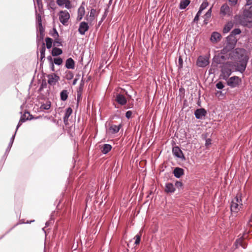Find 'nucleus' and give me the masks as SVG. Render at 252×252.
<instances>
[{"label": "nucleus", "mask_w": 252, "mask_h": 252, "mask_svg": "<svg viewBox=\"0 0 252 252\" xmlns=\"http://www.w3.org/2000/svg\"><path fill=\"white\" fill-rule=\"evenodd\" d=\"M230 53V60L234 61L235 71L243 73L246 70L249 60L246 50L238 48Z\"/></svg>", "instance_id": "obj_1"}, {"label": "nucleus", "mask_w": 252, "mask_h": 252, "mask_svg": "<svg viewBox=\"0 0 252 252\" xmlns=\"http://www.w3.org/2000/svg\"><path fill=\"white\" fill-rule=\"evenodd\" d=\"M219 67L220 69L221 76L224 80H226L231 74L232 69L235 70L234 63L232 61H227L220 64Z\"/></svg>", "instance_id": "obj_2"}, {"label": "nucleus", "mask_w": 252, "mask_h": 252, "mask_svg": "<svg viewBox=\"0 0 252 252\" xmlns=\"http://www.w3.org/2000/svg\"><path fill=\"white\" fill-rule=\"evenodd\" d=\"M241 196V193H238L232 199L230 205V210L232 213H238L243 205Z\"/></svg>", "instance_id": "obj_3"}, {"label": "nucleus", "mask_w": 252, "mask_h": 252, "mask_svg": "<svg viewBox=\"0 0 252 252\" xmlns=\"http://www.w3.org/2000/svg\"><path fill=\"white\" fill-rule=\"evenodd\" d=\"M250 17H247L245 15L244 12L242 15H235L234 17V20L244 27H250L252 26V21Z\"/></svg>", "instance_id": "obj_4"}, {"label": "nucleus", "mask_w": 252, "mask_h": 252, "mask_svg": "<svg viewBox=\"0 0 252 252\" xmlns=\"http://www.w3.org/2000/svg\"><path fill=\"white\" fill-rule=\"evenodd\" d=\"M237 40H231L226 37V44L223 49L221 50L220 53L221 54H229L232 52L233 50L234 49Z\"/></svg>", "instance_id": "obj_5"}, {"label": "nucleus", "mask_w": 252, "mask_h": 252, "mask_svg": "<svg viewBox=\"0 0 252 252\" xmlns=\"http://www.w3.org/2000/svg\"><path fill=\"white\" fill-rule=\"evenodd\" d=\"M216 55L213 58V61L218 64L224 63L226 60L230 59V53Z\"/></svg>", "instance_id": "obj_6"}, {"label": "nucleus", "mask_w": 252, "mask_h": 252, "mask_svg": "<svg viewBox=\"0 0 252 252\" xmlns=\"http://www.w3.org/2000/svg\"><path fill=\"white\" fill-rule=\"evenodd\" d=\"M70 18L69 13L66 11H61L59 13V20L61 23L65 25Z\"/></svg>", "instance_id": "obj_7"}, {"label": "nucleus", "mask_w": 252, "mask_h": 252, "mask_svg": "<svg viewBox=\"0 0 252 252\" xmlns=\"http://www.w3.org/2000/svg\"><path fill=\"white\" fill-rule=\"evenodd\" d=\"M172 153L175 157L181 159L182 160H186V158L179 146L173 147L172 148Z\"/></svg>", "instance_id": "obj_8"}, {"label": "nucleus", "mask_w": 252, "mask_h": 252, "mask_svg": "<svg viewBox=\"0 0 252 252\" xmlns=\"http://www.w3.org/2000/svg\"><path fill=\"white\" fill-rule=\"evenodd\" d=\"M240 82L241 80L239 77L235 76L230 77L227 82V84L231 88H234L237 87Z\"/></svg>", "instance_id": "obj_9"}, {"label": "nucleus", "mask_w": 252, "mask_h": 252, "mask_svg": "<svg viewBox=\"0 0 252 252\" xmlns=\"http://www.w3.org/2000/svg\"><path fill=\"white\" fill-rule=\"evenodd\" d=\"M62 41L59 38L53 39L51 38L48 37V49H50L52 46L57 47L58 46H62Z\"/></svg>", "instance_id": "obj_10"}, {"label": "nucleus", "mask_w": 252, "mask_h": 252, "mask_svg": "<svg viewBox=\"0 0 252 252\" xmlns=\"http://www.w3.org/2000/svg\"><path fill=\"white\" fill-rule=\"evenodd\" d=\"M206 114L207 111L203 108L197 109L194 111V115L197 119H203Z\"/></svg>", "instance_id": "obj_11"}, {"label": "nucleus", "mask_w": 252, "mask_h": 252, "mask_svg": "<svg viewBox=\"0 0 252 252\" xmlns=\"http://www.w3.org/2000/svg\"><path fill=\"white\" fill-rule=\"evenodd\" d=\"M209 64V61L206 57L199 56L197 60L196 64L198 66L204 67Z\"/></svg>", "instance_id": "obj_12"}, {"label": "nucleus", "mask_w": 252, "mask_h": 252, "mask_svg": "<svg viewBox=\"0 0 252 252\" xmlns=\"http://www.w3.org/2000/svg\"><path fill=\"white\" fill-rule=\"evenodd\" d=\"M234 245L236 248H238L239 247H241L245 249L247 248V243L245 241L244 237L242 236L235 241Z\"/></svg>", "instance_id": "obj_13"}, {"label": "nucleus", "mask_w": 252, "mask_h": 252, "mask_svg": "<svg viewBox=\"0 0 252 252\" xmlns=\"http://www.w3.org/2000/svg\"><path fill=\"white\" fill-rule=\"evenodd\" d=\"M89 29L88 23L86 22H82L80 23L78 32L80 34L84 35Z\"/></svg>", "instance_id": "obj_14"}, {"label": "nucleus", "mask_w": 252, "mask_h": 252, "mask_svg": "<svg viewBox=\"0 0 252 252\" xmlns=\"http://www.w3.org/2000/svg\"><path fill=\"white\" fill-rule=\"evenodd\" d=\"M220 13L223 16H230L231 11L229 6L227 4H223L220 7Z\"/></svg>", "instance_id": "obj_15"}, {"label": "nucleus", "mask_w": 252, "mask_h": 252, "mask_svg": "<svg viewBox=\"0 0 252 252\" xmlns=\"http://www.w3.org/2000/svg\"><path fill=\"white\" fill-rule=\"evenodd\" d=\"M116 101L120 105H124L126 103L127 100L125 96L122 94H118L116 97Z\"/></svg>", "instance_id": "obj_16"}, {"label": "nucleus", "mask_w": 252, "mask_h": 252, "mask_svg": "<svg viewBox=\"0 0 252 252\" xmlns=\"http://www.w3.org/2000/svg\"><path fill=\"white\" fill-rule=\"evenodd\" d=\"M72 110L70 107H68L66 109L63 118V122L65 125L68 124V118L72 114Z\"/></svg>", "instance_id": "obj_17"}, {"label": "nucleus", "mask_w": 252, "mask_h": 252, "mask_svg": "<svg viewBox=\"0 0 252 252\" xmlns=\"http://www.w3.org/2000/svg\"><path fill=\"white\" fill-rule=\"evenodd\" d=\"M241 32V31L239 28H236L234 29L231 32L230 35L227 37L228 39H230L231 40H233L234 39V40H237L236 38L235 37V35L239 34Z\"/></svg>", "instance_id": "obj_18"}, {"label": "nucleus", "mask_w": 252, "mask_h": 252, "mask_svg": "<svg viewBox=\"0 0 252 252\" xmlns=\"http://www.w3.org/2000/svg\"><path fill=\"white\" fill-rule=\"evenodd\" d=\"M59 79V77L56 74L53 73L48 75V84L52 85L55 84Z\"/></svg>", "instance_id": "obj_19"}, {"label": "nucleus", "mask_w": 252, "mask_h": 252, "mask_svg": "<svg viewBox=\"0 0 252 252\" xmlns=\"http://www.w3.org/2000/svg\"><path fill=\"white\" fill-rule=\"evenodd\" d=\"M184 173V169L180 167H176L173 170L174 175L177 178H180Z\"/></svg>", "instance_id": "obj_20"}, {"label": "nucleus", "mask_w": 252, "mask_h": 252, "mask_svg": "<svg viewBox=\"0 0 252 252\" xmlns=\"http://www.w3.org/2000/svg\"><path fill=\"white\" fill-rule=\"evenodd\" d=\"M65 66L67 69H74L75 68V62L71 58H68L65 62Z\"/></svg>", "instance_id": "obj_21"}, {"label": "nucleus", "mask_w": 252, "mask_h": 252, "mask_svg": "<svg viewBox=\"0 0 252 252\" xmlns=\"http://www.w3.org/2000/svg\"><path fill=\"white\" fill-rule=\"evenodd\" d=\"M175 188L172 183H167L165 184V191L167 193H173Z\"/></svg>", "instance_id": "obj_22"}, {"label": "nucleus", "mask_w": 252, "mask_h": 252, "mask_svg": "<svg viewBox=\"0 0 252 252\" xmlns=\"http://www.w3.org/2000/svg\"><path fill=\"white\" fill-rule=\"evenodd\" d=\"M221 36V34L218 32H213L212 33L210 40L213 42H216L220 40Z\"/></svg>", "instance_id": "obj_23"}, {"label": "nucleus", "mask_w": 252, "mask_h": 252, "mask_svg": "<svg viewBox=\"0 0 252 252\" xmlns=\"http://www.w3.org/2000/svg\"><path fill=\"white\" fill-rule=\"evenodd\" d=\"M121 127V125L118 126L112 125L110 126L109 130L111 134H116L119 132Z\"/></svg>", "instance_id": "obj_24"}, {"label": "nucleus", "mask_w": 252, "mask_h": 252, "mask_svg": "<svg viewBox=\"0 0 252 252\" xmlns=\"http://www.w3.org/2000/svg\"><path fill=\"white\" fill-rule=\"evenodd\" d=\"M233 27V23L232 21L228 22L224 26L223 29V32L226 33L228 32Z\"/></svg>", "instance_id": "obj_25"}, {"label": "nucleus", "mask_w": 252, "mask_h": 252, "mask_svg": "<svg viewBox=\"0 0 252 252\" xmlns=\"http://www.w3.org/2000/svg\"><path fill=\"white\" fill-rule=\"evenodd\" d=\"M112 148V146L110 144H105L102 147L101 152L103 154L106 155L111 151Z\"/></svg>", "instance_id": "obj_26"}, {"label": "nucleus", "mask_w": 252, "mask_h": 252, "mask_svg": "<svg viewBox=\"0 0 252 252\" xmlns=\"http://www.w3.org/2000/svg\"><path fill=\"white\" fill-rule=\"evenodd\" d=\"M189 0H181L179 4V8L180 9H185L190 3Z\"/></svg>", "instance_id": "obj_27"}, {"label": "nucleus", "mask_w": 252, "mask_h": 252, "mask_svg": "<svg viewBox=\"0 0 252 252\" xmlns=\"http://www.w3.org/2000/svg\"><path fill=\"white\" fill-rule=\"evenodd\" d=\"M63 51L61 49L57 47H53L52 50L51 54L53 56L56 57L61 55Z\"/></svg>", "instance_id": "obj_28"}, {"label": "nucleus", "mask_w": 252, "mask_h": 252, "mask_svg": "<svg viewBox=\"0 0 252 252\" xmlns=\"http://www.w3.org/2000/svg\"><path fill=\"white\" fill-rule=\"evenodd\" d=\"M38 31L40 32V34H39V35H38L37 36H38V38H40V39L42 40L43 38V37H44V34L43 33L44 29L41 25V19H38Z\"/></svg>", "instance_id": "obj_29"}, {"label": "nucleus", "mask_w": 252, "mask_h": 252, "mask_svg": "<svg viewBox=\"0 0 252 252\" xmlns=\"http://www.w3.org/2000/svg\"><path fill=\"white\" fill-rule=\"evenodd\" d=\"M30 115V114L28 112L25 113V114L21 117L19 122L17 125L16 130L18 128V127L21 125L22 123L25 122L26 120H28V116Z\"/></svg>", "instance_id": "obj_30"}, {"label": "nucleus", "mask_w": 252, "mask_h": 252, "mask_svg": "<svg viewBox=\"0 0 252 252\" xmlns=\"http://www.w3.org/2000/svg\"><path fill=\"white\" fill-rule=\"evenodd\" d=\"M78 15L77 17L78 20H81L85 14V8L83 6H81L78 10Z\"/></svg>", "instance_id": "obj_31"}, {"label": "nucleus", "mask_w": 252, "mask_h": 252, "mask_svg": "<svg viewBox=\"0 0 252 252\" xmlns=\"http://www.w3.org/2000/svg\"><path fill=\"white\" fill-rule=\"evenodd\" d=\"M68 92L66 90H63L60 93L61 99L62 101H65L68 97Z\"/></svg>", "instance_id": "obj_32"}, {"label": "nucleus", "mask_w": 252, "mask_h": 252, "mask_svg": "<svg viewBox=\"0 0 252 252\" xmlns=\"http://www.w3.org/2000/svg\"><path fill=\"white\" fill-rule=\"evenodd\" d=\"M96 13V10L94 9H92L90 12L89 17L87 18V20L90 22H92L95 17V14Z\"/></svg>", "instance_id": "obj_33"}, {"label": "nucleus", "mask_w": 252, "mask_h": 252, "mask_svg": "<svg viewBox=\"0 0 252 252\" xmlns=\"http://www.w3.org/2000/svg\"><path fill=\"white\" fill-rule=\"evenodd\" d=\"M245 15L252 18V6H250L248 9L244 10Z\"/></svg>", "instance_id": "obj_34"}, {"label": "nucleus", "mask_w": 252, "mask_h": 252, "mask_svg": "<svg viewBox=\"0 0 252 252\" xmlns=\"http://www.w3.org/2000/svg\"><path fill=\"white\" fill-rule=\"evenodd\" d=\"M50 34L52 36L54 39L59 38V33L55 28H53L52 31L50 32Z\"/></svg>", "instance_id": "obj_35"}, {"label": "nucleus", "mask_w": 252, "mask_h": 252, "mask_svg": "<svg viewBox=\"0 0 252 252\" xmlns=\"http://www.w3.org/2000/svg\"><path fill=\"white\" fill-rule=\"evenodd\" d=\"M54 64L55 63L56 65H60L63 63V60L62 58L58 57V58H55L54 59V61L53 62Z\"/></svg>", "instance_id": "obj_36"}, {"label": "nucleus", "mask_w": 252, "mask_h": 252, "mask_svg": "<svg viewBox=\"0 0 252 252\" xmlns=\"http://www.w3.org/2000/svg\"><path fill=\"white\" fill-rule=\"evenodd\" d=\"M73 76H74V74L71 71H68L66 72L65 78L67 80H71L73 78Z\"/></svg>", "instance_id": "obj_37"}, {"label": "nucleus", "mask_w": 252, "mask_h": 252, "mask_svg": "<svg viewBox=\"0 0 252 252\" xmlns=\"http://www.w3.org/2000/svg\"><path fill=\"white\" fill-rule=\"evenodd\" d=\"M212 14V7H211L207 12L205 14L203 17L204 19H210V18L211 17Z\"/></svg>", "instance_id": "obj_38"}, {"label": "nucleus", "mask_w": 252, "mask_h": 252, "mask_svg": "<svg viewBox=\"0 0 252 252\" xmlns=\"http://www.w3.org/2000/svg\"><path fill=\"white\" fill-rule=\"evenodd\" d=\"M48 61L50 62V68L52 71H55V66L53 63L52 58L51 56H48Z\"/></svg>", "instance_id": "obj_39"}, {"label": "nucleus", "mask_w": 252, "mask_h": 252, "mask_svg": "<svg viewBox=\"0 0 252 252\" xmlns=\"http://www.w3.org/2000/svg\"><path fill=\"white\" fill-rule=\"evenodd\" d=\"M42 46H42V49H41V50L40 51V53H41V61H42L43 59L45 57V50H46V48H45L44 43H43Z\"/></svg>", "instance_id": "obj_40"}, {"label": "nucleus", "mask_w": 252, "mask_h": 252, "mask_svg": "<svg viewBox=\"0 0 252 252\" xmlns=\"http://www.w3.org/2000/svg\"><path fill=\"white\" fill-rule=\"evenodd\" d=\"M208 2L207 1H203L202 3V4L200 5L199 9L201 10L202 11H203L205 8H206V7L208 6Z\"/></svg>", "instance_id": "obj_41"}, {"label": "nucleus", "mask_w": 252, "mask_h": 252, "mask_svg": "<svg viewBox=\"0 0 252 252\" xmlns=\"http://www.w3.org/2000/svg\"><path fill=\"white\" fill-rule=\"evenodd\" d=\"M216 87L217 89H218L219 90H221L224 87V86L222 81H219L216 84Z\"/></svg>", "instance_id": "obj_42"}, {"label": "nucleus", "mask_w": 252, "mask_h": 252, "mask_svg": "<svg viewBox=\"0 0 252 252\" xmlns=\"http://www.w3.org/2000/svg\"><path fill=\"white\" fill-rule=\"evenodd\" d=\"M183 65V59H182L181 56H180L179 57V59H178V68L179 69H181V68H182Z\"/></svg>", "instance_id": "obj_43"}, {"label": "nucleus", "mask_w": 252, "mask_h": 252, "mask_svg": "<svg viewBox=\"0 0 252 252\" xmlns=\"http://www.w3.org/2000/svg\"><path fill=\"white\" fill-rule=\"evenodd\" d=\"M141 234H137L135 238H136L135 239V241L134 242V244L135 245H138L140 242V241H141Z\"/></svg>", "instance_id": "obj_44"}, {"label": "nucleus", "mask_w": 252, "mask_h": 252, "mask_svg": "<svg viewBox=\"0 0 252 252\" xmlns=\"http://www.w3.org/2000/svg\"><path fill=\"white\" fill-rule=\"evenodd\" d=\"M65 7L67 9H70L71 7L70 1L69 0H65L64 1Z\"/></svg>", "instance_id": "obj_45"}, {"label": "nucleus", "mask_w": 252, "mask_h": 252, "mask_svg": "<svg viewBox=\"0 0 252 252\" xmlns=\"http://www.w3.org/2000/svg\"><path fill=\"white\" fill-rule=\"evenodd\" d=\"M175 186L177 188H178V189H180L182 188L183 183L180 181H176L175 184Z\"/></svg>", "instance_id": "obj_46"}, {"label": "nucleus", "mask_w": 252, "mask_h": 252, "mask_svg": "<svg viewBox=\"0 0 252 252\" xmlns=\"http://www.w3.org/2000/svg\"><path fill=\"white\" fill-rule=\"evenodd\" d=\"M226 92L223 93L222 91H219L216 93V95L218 97H220V96H224Z\"/></svg>", "instance_id": "obj_47"}, {"label": "nucleus", "mask_w": 252, "mask_h": 252, "mask_svg": "<svg viewBox=\"0 0 252 252\" xmlns=\"http://www.w3.org/2000/svg\"><path fill=\"white\" fill-rule=\"evenodd\" d=\"M65 0H57V3L59 6H63L64 4V1Z\"/></svg>", "instance_id": "obj_48"}, {"label": "nucleus", "mask_w": 252, "mask_h": 252, "mask_svg": "<svg viewBox=\"0 0 252 252\" xmlns=\"http://www.w3.org/2000/svg\"><path fill=\"white\" fill-rule=\"evenodd\" d=\"M132 113L131 111H127L126 113V117L127 119H129L131 116Z\"/></svg>", "instance_id": "obj_49"}, {"label": "nucleus", "mask_w": 252, "mask_h": 252, "mask_svg": "<svg viewBox=\"0 0 252 252\" xmlns=\"http://www.w3.org/2000/svg\"><path fill=\"white\" fill-rule=\"evenodd\" d=\"M211 139L210 138H208L205 141V146H208L211 144Z\"/></svg>", "instance_id": "obj_50"}, {"label": "nucleus", "mask_w": 252, "mask_h": 252, "mask_svg": "<svg viewBox=\"0 0 252 252\" xmlns=\"http://www.w3.org/2000/svg\"><path fill=\"white\" fill-rule=\"evenodd\" d=\"M232 5H235L237 4L238 0H228Z\"/></svg>", "instance_id": "obj_51"}, {"label": "nucleus", "mask_w": 252, "mask_h": 252, "mask_svg": "<svg viewBox=\"0 0 252 252\" xmlns=\"http://www.w3.org/2000/svg\"><path fill=\"white\" fill-rule=\"evenodd\" d=\"M199 16L196 14L195 17L194 18V19L193 20V22L194 23H197L198 22V21L199 20Z\"/></svg>", "instance_id": "obj_52"}, {"label": "nucleus", "mask_w": 252, "mask_h": 252, "mask_svg": "<svg viewBox=\"0 0 252 252\" xmlns=\"http://www.w3.org/2000/svg\"><path fill=\"white\" fill-rule=\"evenodd\" d=\"M61 203V200L57 199L55 202V205H57V207H58L60 203Z\"/></svg>", "instance_id": "obj_53"}, {"label": "nucleus", "mask_w": 252, "mask_h": 252, "mask_svg": "<svg viewBox=\"0 0 252 252\" xmlns=\"http://www.w3.org/2000/svg\"><path fill=\"white\" fill-rule=\"evenodd\" d=\"M246 5L252 6V0H247Z\"/></svg>", "instance_id": "obj_54"}, {"label": "nucleus", "mask_w": 252, "mask_h": 252, "mask_svg": "<svg viewBox=\"0 0 252 252\" xmlns=\"http://www.w3.org/2000/svg\"><path fill=\"white\" fill-rule=\"evenodd\" d=\"M54 213H52L50 215V220H48V224H49V221H51L52 220H53V216H54Z\"/></svg>", "instance_id": "obj_55"}, {"label": "nucleus", "mask_w": 252, "mask_h": 252, "mask_svg": "<svg viewBox=\"0 0 252 252\" xmlns=\"http://www.w3.org/2000/svg\"><path fill=\"white\" fill-rule=\"evenodd\" d=\"M202 11L199 9V10L196 13V15H198V16H200L201 14L202 13Z\"/></svg>", "instance_id": "obj_56"}, {"label": "nucleus", "mask_w": 252, "mask_h": 252, "mask_svg": "<svg viewBox=\"0 0 252 252\" xmlns=\"http://www.w3.org/2000/svg\"><path fill=\"white\" fill-rule=\"evenodd\" d=\"M44 88H46V82H45V83H44L43 82L42 83L41 89H42Z\"/></svg>", "instance_id": "obj_57"}, {"label": "nucleus", "mask_w": 252, "mask_h": 252, "mask_svg": "<svg viewBox=\"0 0 252 252\" xmlns=\"http://www.w3.org/2000/svg\"><path fill=\"white\" fill-rule=\"evenodd\" d=\"M132 242V240H130V241L129 242V243H127V248L126 249V251H127V252H128V248H130V246H129V243H130V242Z\"/></svg>", "instance_id": "obj_58"}, {"label": "nucleus", "mask_w": 252, "mask_h": 252, "mask_svg": "<svg viewBox=\"0 0 252 252\" xmlns=\"http://www.w3.org/2000/svg\"><path fill=\"white\" fill-rule=\"evenodd\" d=\"M209 20V19H204V23L205 24H207L208 23Z\"/></svg>", "instance_id": "obj_59"}, {"label": "nucleus", "mask_w": 252, "mask_h": 252, "mask_svg": "<svg viewBox=\"0 0 252 252\" xmlns=\"http://www.w3.org/2000/svg\"><path fill=\"white\" fill-rule=\"evenodd\" d=\"M77 81V79H75L73 81V83H72V85H74L76 84V82Z\"/></svg>", "instance_id": "obj_60"}, {"label": "nucleus", "mask_w": 252, "mask_h": 252, "mask_svg": "<svg viewBox=\"0 0 252 252\" xmlns=\"http://www.w3.org/2000/svg\"><path fill=\"white\" fill-rule=\"evenodd\" d=\"M48 109H49L51 106V102L50 101H48Z\"/></svg>", "instance_id": "obj_61"}, {"label": "nucleus", "mask_w": 252, "mask_h": 252, "mask_svg": "<svg viewBox=\"0 0 252 252\" xmlns=\"http://www.w3.org/2000/svg\"><path fill=\"white\" fill-rule=\"evenodd\" d=\"M45 41L46 42V45H47V37L45 38Z\"/></svg>", "instance_id": "obj_62"}]
</instances>
